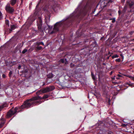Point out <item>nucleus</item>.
<instances>
[{
	"label": "nucleus",
	"mask_w": 134,
	"mask_h": 134,
	"mask_svg": "<svg viewBox=\"0 0 134 134\" xmlns=\"http://www.w3.org/2000/svg\"><path fill=\"white\" fill-rule=\"evenodd\" d=\"M48 96L47 95H45L42 98L39 96L34 97L32 98L27 100L25 101L24 103L21 106V108L23 109L24 108H29L31 106L36 104H39L41 103L40 100H37L39 99H46L47 98Z\"/></svg>",
	"instance_id": "1"
},
{
	"label": "nucleus",
	"mask_w": 134,
	"mask_h": 134,
	"mask_svg": "<svg viewBox=\"0 0 134 134\" xmlns=\"http://www.w3.org/2000/svg\"><path fill=\"white\" fill-rule=\"evenodd\" d=\"M79 6H78L77 8L75 10L74 12L70 15V17L71 18L74 17H78L80 15L83 14V15H85V13L84 12L83 10H79Z\"/></svg>",
	"instance_id": "2"
},
{
	"label": "nucleus",
	"mask_w": 134,
	"mask_h": 134,
	"mask_svg": "<svg viewBox=\"0 0 134 134\" xmlns=\"http://www.w3.org/2000/svg\"><path fill=\"white\" fill-rule=\"evenodd\" d=\"M37 23L39 31L41 33H43V30L42 28V22L41 17H39L37 19Z\"/></svg>",
	"instance_id": "3"
},
{
	"label": "nucleus",
	"mask_w": 134,
	"mask_h": 134,
	"mask_svg": "<svg viewBox=\"0 0 134 134\" xmlns=\"http://www.w3.org/2000/svg\"><path fill=\"white\" fill-rule=\"evenodd\" d=\"M60 22L61 21L58 22L55 24L53 31L51 33V34L54 33L58 30L59 27L61 25V23Z\"/></svg>",
	"instance_id": "4"
},
{
	"label": "nucleus",
	"mask_w": 134,
	"mask_h": 134,
	"mask_svg": "<svg viewBox=\"0 0 134 134\" xmlns=\"http://www.w3.org/2000/svg\"><path fill=\"white\" fill-rule=\"evenodd\" d=\"M55 87L53 86H52L49 87H46L42 90V92L43 93H45L51 91L54 89Z\"/></svg>",
	"instance_id": "5"
},
{
	"label": "nucleus",
	"mask_w": 134,
	"mask_h": 134,
	"mask_svg": "<svg viewBox=\"0 0 134 134\" xmlns=\"http://www.w3.org/2000/svg\"><path fill=\"white\" fill-rule=\"evenodd\" d=\"M35 19L36 18H34V16L32 17L30 16L28 18V20L26 21V24L28 26L30 25Z\"/></svg>",
	"instance_id": "6"
},
{
	"label": "nucleus",
	"mask_w": 134,
	"mask_h": 134,
	"mask_svg": "<svg viewBox=\"0 0 134 134\" xmlns=\"http://www.w3.org/2000/svg\"><path fill=\"white\" fill-rule=\"evenodd\" d=\"M13 107L11 109L9 110V118L12 115H13L16 113V110H17V108L15 107L14 110H13Z\"/></svg>",
	"instance_id": "7"
},
{
	"label": "nucleus",
	"mask_w": 134,
	"mask_h": 134,
	"mask_svg": "<svg viewBox=\"0 0 134 134\" xmlns=\"http://www.w3.org/2000/svg\"><path fill=\"white\" fill-rule=\"evenodd\" d=\"M47 77L48 78L47 80V82L48 83H49L50 82V81L51 82L52 81H51V78L53 77V75L52 74H50L48 75Z\"/></svg>",
	"instance_id": "8"
},
{
	"label": "nucleus",
	"mask_w": 134,
	"mask_h": 134,
	"mask_svg": "<svg viewBox=\"0 0 134 134\" xmlns=\"http://www.w3.org/2000/svg\"><path fill=\"white\" fill-rule=\"evenodd\" d=\"M47 25L48 27H47L46 26H43V29L44 30H46L47 29H48L49 30H50L52 29L53 27L52 26H49L48 25Z\"/></svg>",
	"instance_id": "9"
},
{
	"label": "nucleus",
	"mask_w": 134,
	"mask_h": 134,
	"mask_svg": "<svg viewBox=\"0 0 134 134\" xmlns=\"http://www.w3.org/2000/svg\"><path fill=\"white\" fill-rule=\"evenodd\" d=\"M60 62L64 63L66 64H68V62L67 61L66 59H61L60 60Z\"/></svg>",
	"instance_id": "10"
},
{
	"label": "nucleus",
	"mask_w": 134,
	"mask_h": 134,
	"mask_svg": "<svg viewBox=\"0 0 134 134\" xmlns=\"http://www.w3.org/2000/svg\"><path fill=\"white\" fill-rule=\"evenodd\" d=\"M17 0H11L10 1V3L12 5H13L15 4Z\"/></svg>",
	"instance_id": "11"
},
{
	"label": "nucleus",
	"mask_w": 134,
	"mask_h": 134,
	"mask_svg": "<svg viewBox=\"0 0 134 134\" xmlns=\"http://www.w3.org/2000/svg\"><path fill=\"white\" fill-rule=\"evenodd\" d=\"M14 10V9L13 7H11L10 6H9V13H12Z\"/></svg>",
	"instance_id": "12"
},
{
	"label": "nucleus",
	"mask_w": 134,
	"mask_h": 134,
	"mask_svg": "<svg viewBox=\"0 0 134 134\" xmlns=\"http://www.w3.org/2000/svg\"><path fill=\"white\" fill-rule=\"evenodd\" d=\"M46 0H40V2L38 3V4H37L36 6L35 9V10L37 9V8L38 7L40 3H43V2H44Z\"/></svg>",
	"instance_id": "13"
},
{
	"label": "nucleus",
	"mask_w": 134,
	"mask_h": 134,
	"mask_svg": "<svg viewBox=\"0 0 134 134\" xmlns=\"http://www.w3.org/2000/svg\"><path fill=\"white\" fill-rule=\"evenodd\" d=\"M7 106V105L6 104H3L0 105V111H1L3 108H4L5 107Z\"/></svg>",
	"instance_id": "14"
},
{
	"label": "nucleus",
	"mask_w": 134,
	"mask_h": 134,
	"mask_svg": "<svg viewBox=\"0 0 134 134\" xmlns=\"http://www.w3.org/2000/svg\"><path fill=\"white\" fill-rule=\"evenodd\" d=\"M1 120H2V121H3L2 122H1V123L0 124V128H1L3 126V125L5 123V121L4 119H1Z\"/></svg>",
	"instance_id": "15"
},
{
	"label": "nucleus",
	"mask_w": 134,
	"mask_h": 134,
	"mask_svg": "<svg viewBox=\"0 0 134 134\" xmlns=\"http://www.w3.org/2000/svg\"><path fill=\"white\" fill-rule=\"evenodd\" d=\"M10 27L11 28L10 29V30L12 31L15 29L16 28V27L14 25H11Z\"/></svg>",
	"instance_id": "16"
},
{
	"label": "nucleus",
	"mask_w": 134,
	"mask_h": 134,
	"mask_svg": "<svg viewBox=\"0 0 134 134\" xmlns=\"http://www.w3.org/2000/svg\"><path fill=\"white\" fill-rule=\"evenodd\" d=\"M127 84L129 85V86L131 87H134V85H133V84L131 83V82H127Z\"/></svg>",
	"instance_id": "17"
},
{
	"label": "nucleus",
	"mask_w": 134,
	"mask_h": 134,
	"mask_svg": "<svg viewBox=\"0 0 134 134\" xmlns=\"http://www.w3.org/2000/svg\"><path fill=\"white\" fill-rule=\"evenodd\" d=\"M117 76L118 77H116L117 79H120L121 77H122V76L120 74H118Z\"/></svg>",
	"instance_id": "18"
},
{
	"label": "nucleus",
	"mask_w": 134,
	"mask_h": 134,
	"mask_svg": "<svg viewBox=\"0 0 134 134\" xmlns=\"http://www.w3.org/2000/svg\"><path fill=\"white\" fill-rule=\"evenodd\" d=\"M119 57V55L116 54L115 55H114L112 56V58L113 59H114V58H118Z\"/></svg>",
	"instance_id": "19"
},
{
	"label": "nucleus",
	"mask_w": 134,
	"mask_h": 134,
	"mask_svg": "<svg viewBox=\"0 0 134 134\" xmlns=\"http://www.w3.org/2000/svg\"><path fill=\"white\" fill-rule=\"evenodd\" d=\"M3 18V14L1 11L0 10V20H2Z\"/></svg>",
	"instance_id": "20"
},
{
	"label": "nucleus",
	"mask_w": 134,
	"mask_h": 134,
	"mask_svg": "<svg viewBox=\"0 0 134 134\" xmlns=\"http://www.w3.org/2000/svg\"><path fill=\"white\" fill-rule=\"evenodd\" d=\"M127 9V7L126 6L124 7L123 11L124 12H125Z\"/></svg>",
	"instance_id": "21"
},
{
	"label": "nucleus",
	"mask_w": 134,
	"mask_h": 134,
	"mask_svg": "<svg viewBox=\"0 0 134 134\" xmlns=\"http://www.w3.org/2000/svg\"><path fill=\"white\" fill-rule=\"evenodd\" d=\"M27 49H24L23 51L22 52V53L23 54L25 53L27 51Z\"/></svg>",
	"instance_id": "22"
},
{
	"label": "nucleus",
	"mask_w": 134,
	"mask_h": 134,
	"mask_svg": "<svg viewBox=\"0 0 134 134\" xmlns=\"http://www.w3.org/2000/svg\"><path fill=\"white\" fill-rule=\"evenodd\" d=\"M5 9L6 11L8 12V5H7L5 7Z\"/></svg>",
	"instance_id": "23"
},
{
	"label": "nucleus",
	"mask_w": 134,
	"mask_h": 134,
	"mask_svg": "<svg viewBox=\"0 0 134 134\" xmlns=\"http://www.w3.org/2000/svg\"><path fill=\"white\" fill-rule=\"evenodd\" d=\"M115 61L117 62H120L121 60L120 58H118L116 59Z\"/></svg>",
	"instance_id": "24"
},
{
	"label": "nucleus",
	"mask_w": 134,
	"mask_h": 134,
	"mask_svg": "<svg viewBox=\"0 0 134 134\" xmlns=\"http://www.w3.org/2000/svg\"><path fill=\"white\" fill-rule=\"evenodd\" d=\"M56 6V5H54L52 7L54 11L55 10V6Z\"/></svg>",
	"instance_id": "25"
},
{
	"label": "nucleus",
	"mask_w": 134,
	"mask_h": 134,
	"mask_svg": "<svg viewBox=\"0 0 134 134\" xmlns=\"http://www.w3.org/2000/svg\"><path fill=\"white\" fill-rule=\"evenodd\" d=\"M37 48L39 50L41 49L42 48V47L41 46H38L37 47Z\"/></svg>",
	"instance_id": "26"
},
{
	"label": "nucleus",
	"mask_w": 134,
	"mask_h": 134,
	"mask_svg": "<svg viewBox=\"0 0 134 134\" xmlns=\"http://www.w3.org/2000/svg\"><path fill=\"white\" fill-rule=\"evenodd\" d=\"M5 24L7 25H8V20H5Z\"/></svg>",
	"instance_id": "27"
},
{
	"label": "nucleus",
	"mask_w": 134,
	"mask_h": 134,
	"mask_svg": "<svg viewBox=\"0 0 134 134\" xmlns=\"http://www.w3.org/2000/svg\"><path fill=\"white\" fill-rule=\"evenodd\" d=\"M120 56L121 57L122 59H124V56L123 54H120Z\"/></svg>",
	"instance_id": "28"
},
{
	"label": "nucleus",
	"mask_w": 134,
	"mask_h": 134,
	"mask_svg": "<svg viewBox=\"0 0 134 134\" xmlns=\"http://www.w3.org/2000/svg\"><path fill=\"white\" fill-rule=\"evenodd\" d=\"M74 66V64H73L72 63H71L70 64V66L71 67H72L73 66Z\"/></svg>",
	"instance_id": "29"
},
{
	"label": "nucleus",
	"mask_w": 134,
	"mask_h": 134,
	"mask_svg": "<svg viewBox=\"0 0 134 134\" xmlns=\"http://www.w3.org/2000/svg\"><path fill=\"white\" fill-rule=\"evenodd\" d=\"M115 18H114L113 19V20L112 21V22L113 23H114L115 22Z\"/></svg>",
	"instance_id": "30"
},
{
	"label": "nucleus",
	"mask_w": 134,
	"mask_h": 134,
	"mask_svg": "<svg viewBox=\"0 0 134 134\" xmlns=\"http://www.w3.org/2000/svg\"><path fill=\"white\" fill-rule=\"evenodd\" d=\"M92 78L93 79H95V78L94 76L92 74Z\"/></svg>",
	"instance_id": "31"
},
{
	"label": "nucleus",
	"mask_w": 134,
	"mask_h": 134,
	"mask_svg": "<svg viewBox=\"0 0 134 134\" xmlns=\"http://www.w3.org/2000/svg\"><path fill=\"white\" fill-rule=\"evenodd\" d=\"M69 18L68 17H67L64 18L62 20H65L67 19H68Z\"/></svg>",
	"instance_id": "32"
},
{
	"label": "nucleus",
	"mask_w": 134,
	"mask_h": 134,
	"mask_svg": "<svg viewBox=\"0 0 134 134\" xmlns=\"http://www.w3.org/2000/svg\"><path fill=\"white\" fill-rule=\"evenodd\" d=\"M5 75L4 74H3L2 75V77L3 78H4L5 77Z\"/></svg>",
	"instance_id": "33"
},
{
	"label": "nucleus",
	"mask_w": 134,
	"mask_h": 134,
	"mask_svg": "<svg viewBox=\"0 0 134 134\" xmlns=\"http://www.w3.org/2000/svg\"><path fill=\"white\" fill-rule=\"evenodd\" d=\"M12 71H10L9 72V76L10 75H11L12 74Z\"/></svg>",
	"instance_id": "34"
},
{
	"label": "nucleus",
	"mask_w": 134,
	"mask_h": 134,
	"mask_svg": "<svg viewBox=\"0 0 134 134\" xmlns=\"http://www.w3.org/2000/svg\"><path fill=\"white\" fill-rule=\"evenodd\" d=\"M40 43V44L44 45V44L42 42H41Z\"/></svg>",
	"instance_id": "35"
},
{
	"label": "nucleus",
	"mask_w": 134,
	"mask_h": 134,
	"mask_svg": "<svg viewBox=\"0 0 134 134\" xmlns=\"http://www.w3.org/2000/svg\"><path fill=\"white\" fill-rule=\"evenodd\" d=\"M118 12H119V14H120V13H121V12L120 11V10H119L118 11Z\"/></svg>",
	"instance_id": "36"
},
{
	"label": "nucleus",
	"mask_w": 134,
	"mask_h": 134,
	"mask_svg": "<svg viewBox=\"0 0 134 134\" xmlns=\"http://www.w3.org/2000/svg\"><path fill=\"white\" fill-rule=\"evenodd\" d=\"M8 112H7V118H8Z\"/></svg>",
	"instance_id": "37"
},
{
	"label": "nucleus",
	"mask_w": 134,
	"mask_h": 134,
	"mask_svg": "<svg viewBox=\"0 0 134 134\" xmlns=\"http://www.w3.org/2000/svg\"><path fill=\"white\" fill-rule=\"evenodd\" d=\"M20 67H21V66H19V69H20Z\"/></svg>",
	"instance_id": "38"
},
{
	"label": "nucleus",
	"mask_w": 134,
	"mask_h": 134,
	"mask_svg": "<svg viewBox=\"0 0 134 134\" xmlns=\"http://www.w3.org/2000/svg\"><path fill=\"white\" fill-rule=\"evenodd\" d=\"M131 41H134V39H132V40H131Z\"/></svg>",
	"instance_id": "39"
},
{
	"label": "nucleus",
	"mask_w": 134,
	"mask_h": 134,
	"mask_svg": "<svg viewBox=\"0 0 134 134\" xmlns=\"http://www.w3.org/2000/svg\"><path fill=\"white\" fill-rule=\"evenodd\" d=\"M12 104V103H11L10 104V105H11Z\"/></svg>",
	"instance_id": "40"
},
{
	"label": "nucleus",
	"mask_w": 134,
	"mask_h": 134,
	"mask_svg": "<svg viewBox=\"0 0 134 134\" xmlns=\"http://www.w3.org/2000/svg\"><path fill=\"white\" fill-rule=\"evenodd\" d=\"M113 19H112V18H111V19H110V20H113Z\"/></svg>",
	"instance_id": "41"
},
{
	"label": "nucleus",
	"mask_w": 134,
	"mask_h": 134,
	"mask_svg": "<svg viewBox=\"0 0 134 134\" xmlns=\"http://www.w3.org/2000/svg\"><path fill=\"white\" fill-rule=\"evenodd\" d=\"M37 93L38 94H40V93Z\"/></svg>",
	"instance_id": "42"
},
{
	"label": "nucleus",
	"mask_w": 134,
	"mask_h": 134,
	"mask_svg": "<svg viewBox=\"0 0 134 134\" xmlns=\"http://www.w3.org/2000/svg\"><path fill=\"white\" fill-rule=\"evenodd\" d=\"M133 79L134 80V77L133 78Z\"/></svg>",
	"instance_id": "43"
},
{
	"label": "nucleus",
	"mask_w": 134,
	"mask_h": 134,
	"mask_svg": "<svg viewBox=\"0 0 134 134\" xmlns=\"http://www.w3.org/2000/svg\"><path fill=\"white\" fill-rule=\"evenodd\" d=\"M35 14H36V13H34V15H35Z\"/></svg>",
	"instance_id": "44"
},
{
	"label": "nucleus",
	"mask_w": 134,
	"mask_h": 134,
	"mask_svg": "<svg viewBox=\"0 0 134 134\" xmlns=\"http://www.w3.org/2000/svg\"><path fill=\"white\" fill-rule=\"evenodd\" d=\"M132 5H130L131 6H132Z\"/></svg>",
	"instance_id": "45"
},
{
	"label": "nucleus",
	"mask_w": 134,
	"mask_h": 134,
	"mask_svg": "<svg viewBox=\"0 0 134 134\" xmlns=\"http://www.w3.org/2000/svg\"><path fill=\"white\" fill-rule=\"evenodd\" d=\"M45 84H44L43 85H44Z\"/></svg>",
	"instance_id": "46"
},
{
	"label": "nucleus",
	"mask_w": 134,
	"mask_h": 134,
	"mask_svg": "<svg viewBox=\"0 0 134 134\" xmlns=\"http://www.w3.org/2000/svg\"><path fill=\"white\" fill-rule=\"evenodd\" d=\"M133 132H134V131H133Z\"/></svg>",
	"instance_id": "47"
}]
</instances>
